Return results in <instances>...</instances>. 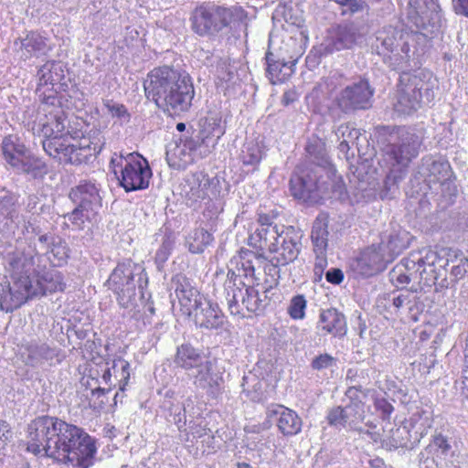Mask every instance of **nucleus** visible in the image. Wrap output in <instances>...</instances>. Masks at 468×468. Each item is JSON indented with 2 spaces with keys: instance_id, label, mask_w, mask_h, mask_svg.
<instances>
[{
  "instance_id": "39448f33",
  "label": "nucleus",
  "mask_w": 468,
  "mask_h": 468,
  "mask_svg": "<svg viewBox=\"0 0 468 468\" xmlns=\"http://www.w3.org/2000/svg\"><path fill=\"white\" fill-rule=\"evenodd\" d=\"M414 41L411 32L394 27H385L378 32L373 48L383 57V61L391 69H399L410 58V44Z\"/></svg>"
},
{
  "instance_id": "49530a36",
  "label": "nucleus",
  "mask_w": 468,
  "mask_h": 468,
  "mask_svg": "<svg viewBox=\"0 0 468 468\" xmlns=\"http://www.w3.org/2000/svg\"><path fill=\"white\" fill-rule=\"evenodd\" d=\"M214 238L203 228L196 229L186 238V245L191 253H203L211 245Z\"/></svg>"
},
{
  "instance_id": "f257e3e1",
  "label": "nucleus",
  "mask_w": 468,
  "mask_h": 468,
  "mask_svg": "<svg viewBox=\"0 0 468 468\" xmlns=\"http://www.w3.org/2000/svg\"><path fill=\"white\" fill-rule=\"evenodd\" d=\"M27 450L73 466L89 468L93 463L94 440L82 429L57 417L41 416L28 425Z\"/></svg>"
},
{
  "instance_id": "c85d7f7f",
  "label": "nucleus",
  "mask_w": 468,
  "mask_h": 468,
  "mask_svg": "<svg viewBox=\"0 0 468 468\" xmlns=\"http://www.w3.org/2000/svg\"><path fill=\"white\" fill-rule=\"evenodd\" d=\"M188 376L193 378V383L197 388L204 389L213 396L219 392L223 383L221 374L214 371L212 361L207 358L189 372Z\"/></svg>"
},
{
  "instance_id": "603ef678",
  "label": "nucleus",
  "mask_w": 468,
  "mask_h": 468,
  "mask_svg": "<svg viewBox=\"0 0 468 468\" xmlns=\"http://www.w3.org/2000/svg\"><path fill=\"white\" fill-rule=\"evenodd\" d=\"M190 186V194L194 200L205 199L207 197V189L210 186L209 177L203 174H194L188 180Z\"/></svg>"
},
{
  "instance_id": "423d86ee",
  "label": "nucleus",
  "mask_w": 468,
  "mask_h": 468,
  "mask_svg": "<svg viewBox=\"0 0 468 468\" xmlns=\"http://www.w3.org/2000/svg\"><path fill=\"white\" fill-rule=\"evenodd\" d=\"M421 138L410 129L398 128L389 135V143L383 147L378 164L382 167H399L406 170L420 153Z\"/></svg>"
},
{
  "instance_id": "473e14b6",
  "label": "nucleus",
  "mask_w": 468,
  "mask_h": 468,
  "mask_svg": "<svg viewBox=\"0 0 468 468\" xmlns=\"http://www.w3.org/2000/svg\"><path fill=\"white\" fill-rule=\"evenodd\" d=\"M409 245L408 233L400 229L385 231L380 242L376 245L386 261L391 263Z\"/></svg>"
},
{
  "instance_id": "aec40b11",
  "label": "nucleus",
  "mask_w": 468,
  "mask_h": 468,
  "mask_svg": "<svg viewBox=\"0 0 468 468\" xmlns=\"http://www.w3.org/2000/svg\"><path fill=\"white\" fill-rule=\"evenodd\" d=\"M194 95V86L191 78L188 77L168 90L162 101L156 103V106L171 116L179 115L189 110Z\"/></svg>"
},
{
  "instance_id": "f8f14e48",
  "label": "nucleus",
  "mask_w": 468,
  "mask_h": 468,
  "mask_svg": "<svg viewBox=\"0 0 468 468\" xmlns=\"http://www.w3.org/2000/svg\"><path fill=\"white\" fill-rule=\"evenodd\" d=\"M44 151L52 158L58 160L63 165H78L86 162L90 155L98 154L102 148V144L98 145H76L69 144L68 138H50L42 142Z\"/></svg>"
},
{
  "instance_id": "4be33fe9",
  "label": "nucleus",
  "mask_w": 468,
  "mask_h": 468,
  "mask_svg": "<svg viewBox=\"0 0 468 468\" xmlns=\"http://www.w3.org/2000/svg\"><path fill=\"white\" fill-rule=\"evenodd\" d=\"M267 69L266 75L272 84L282 83L294 72L298 57L289 55L287 50L281 48L279 50H271V45L265 56Z\"/></svg>"
},
{
  "instance_id": "a878e982",
  "label": "nucleus",
  "mask_w": 468,
  "mask_h": 468,
  "mask_svg": "<svg viewBox=\"0 0 468 468\" xmlns=\"http://www.w3.org/2000/svg\"><path fill=\"white\" fill-rule=\"evenodd\" d=\"M420 271H418L419 283L424 286H432L441 276H445L447 271L444 269L448 260L441 257L437 251L426 250L425 255L420 258Z\"/></svg>"
},
{
  "instance_id": "f704fd0d",
  "label": "nucleus",
  "mask_w": 468,
  "mask_h": 468,
  "mask_svg": "<svg viewBox=\"0 0 468 468\" xmlns=\"http://www.w3.org/2000/svg\"><path fill=\"white\" fill-rule=\"evenodd\" d=\"M317 328L324 334L343 337L347 332L346 316L335 308L323 310L319 315Z\"/></svg>"
},
{
  "instance_id": "ddd939ff",
  "label": "nucleus",
  "mask_w": 468,
  "mask_h": 468,
  "mask_svg": "<svg viewBox=\"0 0 468 468\" xmlns=\"http://www.w3.org/2000/svg\"><path fill=\"white\" fill-rule=\"evenodd\" d=\"M374 89L365 78L345 85L333 100L334 105L345 114L371 107Z\"/></svg>"
},
{
  "instance_id": "2f4dec72",
  "label": "nucleus",
  "mask_w": 468,
  "mask_h": 468,
  "mask_svg": "<svg viewBox=\"0 0 468 468\" xmlns=\"http://www.w3.org/2000/svg\"><path fill=\"white\" fill-rule=\"evenodd\" d=\"M410 5L417 17L414 24L419 28L440 26L441 16L437 0H410Z\"/></svg>"
},
{
  "instance_id": "774afa93",
  "label": "nucleus",
  "mask_w": 468,
  "mask_h": 468,
  "mask_svg": "<svg viewBox=\"0 0 468 468\" xmlns=\"http://www.w3.org/2000/svg\"><path fill=\"white\" fill-rule=\"evenodd\" d=\"M169 410V417L172 419H168V420L175 423L178 430L181 431L186 425V414L184 406L180 404L172 405Z\"/></svg>"
},
{
  "instance_id": "cd10ccee",
  "label": "nucleus",
  "mask_w": 468,
  "mask_h": 468,
  "mask_svg": "<svg viewBox=\"0 0 468 468\" xmlns=\"http://www.w3.org/2000/svg\"><path fill=\"white\" fill-rule=\"evenodd\" d=\"M189 317L196 326L207 330H217L225 323V316L218 304L207 298L199 303V306L194 309Z\"/></svg>"
},
{
  "instance_id": "bb28decb",
  "label": "nucleus",
  "mask_w": 468,
  "mask_h": 468,
  "mask_svg": "<svg viewBox=\"0 0 468 468\" xmlns=\"http://www.w3.org/2000/svg\"><path fill=\"white\" fill-rule=\"evenodd\" d=\"M306 161L303 166H312L320 173H325L328 176L334 175L332 165L326 150V144L317 136L308 139L305 145Z\"/></svg>"
},
{
  "instance_id": "c03bdc74",
  "label": "nucleus",
  "mask_w": 468,
  "mask_h": 468,
  "mask_svg": "<svg viewBox=\"0 0 468 468\" xmlns=\"http://www.w3.org/2000/svg\"><path fill=\"white\" fill-rule=\"evenodd\" d=\"M328 217L324 214H321L315 218L311 232L314 253L326 252L328 248Z\"/></svg>"
},
{
  "instance_id": "7ed1b4c3",
  "label": "nucleus",
  "mask_w": 468,
  "mask_h": 468,
  "mask_svg": "<svg viewBox=\"0 0 468 468\" xmlns=\"http://www.w3.org/2000/svg\"><path fill=\"white\" fill-rule=\"evenodd\" d=\"M438 81L433 74L427 69L413 72H402L397 90L395 111L403 115L416 112L422 104L434 100Z\"/></svg>"
},
{
  "instance_id": "f03ea898",
  "label": "nucleus",
  "mask_w": 468,
  "mask_h": 468,
  "mask_svg": "<svg viewBox=\"0 0 468 468\" xmlns=\"http://www.w3.org/2000/svg\"><path fill=\"white\" fill-rule=\"evenodd\" d=\"M107 282L121 307L133 310L144 303V291L147 287L148 277L142 264L132 260L119 262Z\"/></svg>"
},
{
  "instance_id": "20e7f679",
  "label": "nucleus",
  "mask_w": 468,
  "mask_h": 468,
  "mask_svg": "<svg viewBox=\"0 0 468 468\" xmlns=\"http://www.w3.org/2000/svg\"><path fill=\"white\" fill-rule=\"evenodd\" d=\"M242 17L243 10L240 7L209 1L197 5L189 20L195 34L214 40L228 33L232 24Z\"/></svg>"
},
{
  "instance_id": "5fc2aeb1",
  "label": "nucleus",
  "mask_w": 468,
  "mask_h": 468,
  "mask_svg": "<svg viewBox=\"0 0 468 468\" xmlns=\"http://www.w3.org/2000/svg\"><path fill=\"white\" fill-rule=\"evenodd\" d=\"M112 369L116 378H119V389L124 391L130 378V364L125 359L118 357L112 361Z\"/></svg>"
},
{
  "instance_id": "c9c22d12",
  "label": "nucleus",
  "mask_w": 468,
  "mask_h": 468,
  "mask_svg": "<svg viewBox=\"0 0 468 468\" xmlns=\"http://www.w3.org/2000/svg\"><path fill=\"white\" fill-rule=\"evenodd\" d=\"M13 170L17 175L39 181L43 180L49 172L48 164L30 151L17 163Z\"/></svg>"
},
{
  "instance_id": "4468645a",
  "label": "nucleus",
  "mask_w": 468,
  "mask_h": 468,
  "mask_svg": "<svg viewBox=\"0 0 468 468\" xmlns=\"http://www.w3.org/2000/svg\"><path fill=\"white\" fill-rule=\"evenodd\" d=\"M190 77L186 71L171 66H161L153 69L144 82L145 96L155 104L162 101L168 90Z\"/></svg>"
},
{
  "instance_id": "6ab92c4d",
  "label": "nucleus",
  "mask_w": 468,
  "mask_h": 468,
  "mask_svg": "<svg viewBox=\"0 0 468 468\" xmlns=\"http://www.w3.org/2000/svg\"><path fill=\"white\" fill-rule=\"evenodd\" d=\"M303 232L292 226L281 230L274 247H271L274 261L282 266L293 262L302 250Z\"/></svg>"
},
{
  "instance_id": "9b49d317",
  "label": "nucleus",
  "mask_w": 468,
  "mask_h": 468,
  "mask_svg": "<svg viewBox=\"0 0 468 468\" xmlns=\"http://www.w3.org/2000/svg\"><path fill=\"white\" fill-rule=\"evenodd\" d=\"M207 137L179 135L166 146V161L174 169H185L192 164L197 157L206 156L208 150L202 151V146L207 144Z\"/></svg>"
},
{
  "instance_id": "4d7b16f0",
  "label": "nucleus",
  "mask_w": 468,
  "mask_h": 468,
  "mask_svg": "<svg viewBox=\"0 0 468 468\" xmlns=\"http://www.w3.org/2000/svg\"><path fill=\"white\" fill-rule=\"evenodd\" d=\"M175 239L171 234L165 235L162 244L160 248L157 250L155 253V263L157 264L158 269H160L165 262L168 260L171 251L174 248Z\"/></svg>"
},
{
  "instance_id": "37998d69",
  "label": "nucleus",
  "mask_w": 468,
  "mask_h": 468,
  "mask_svg": "<svg viewBox=\"0 0 468 468\" xmlns=\"http://www.w3.org/2000/svg\"><path fill=\"white\" fill-rule=\"evenodd\" d=\"M49 121L42 124V133L46 139L60 137L69 134L66 131L67 115L61 107L58 106L54 112H49Z\"/></svg>"
},
{
  "instance_id": "e2e57ef3",
  "label": "nucleus",
  "mask_w": 468,
  "mask_h": 468,
  "mask_svg": "<svg viewBox=\"0 0 468 468\" xmlns=\"http://www.w3.org/2000/svg\"><path fill=\"white\" fill-rule=\"evenodd\" d=\"M420 468H441V458L437 457L431 448L425 447L419 454Z\"/></svg>"
},
{
  "instance_id": "2eb2a0df",
  "label": "nucleus",
  "mask_w": 468,
  "mask_h": 468,
  "mask_svg": "<svg viewBox=\"0 0 468 468\" xmlns=\"http://www.w3.org/2000/svg\"><path fill=\"white\" fill-rule=\"evenodd\" d=\"M21 356L25 364L31 367H52L61 363L65 357L61 349L40 338L24 339Z\"/></svg>"
},
{
  "instance_id": "a211bd4d",
  "label": "nucleus",
  "mask_w": 468,
  "mask_h": 468,
  "mask_svg": "<svg viewBox=\"0 0 468 468\" xmlns=\"http://www.w3.org/2000/svg\"><path fill=\"white\" fill-rule=\"evenodd\" d=\"M38 296L37 285L29 276L19 277L12 286L0 283V309L11 313L27 300Z\"/></svg>"
},
{
  "instance_id": "6e6552de",
  "label": "nucleus",
  "mask_w": 468,
  "mask_h": 468,
  "mask_svg": "<svg viewBox=\"0 0 468 468\" xmlns=\"http://www.w3.org/2000/svg\"><path fill=\"white\" fill-rule=\"evenodd\" d=\"M324 175L312 166L298 167L290 179L291 195L303 202L318 203L329 193Z\"/></svg>"
},
{
  "instance_id": "1a4fd4ad",
  "label": "nucleus",
  "mask_w": 468,
  "mask_h": 468,
  "mask_svg": "<svg viewBox=\"0 0 468 468\" xmlns=\"http://www.w3.org/2000/svg\"><path fill=\"white\" fill-rule=\"evenodd\" d=\"M360 391L356 387L348 388L346 391L348 403L328 410L326 420L329 426L337 430L346 429L364 432L359 426L365 420V404L358 396Z\"/></svg>"
},
{
  "instance_id": "393cba45",
  "label": "nucleus",
  "mask_w": 468,
  "mask_h": 468,
  "mask_svg": "<svg viewBox=\"0 0 468 468\" xmlns=\"http://www.w3.org/2000/svg\"><path fill=\"white\" fill-rule=\"evenodd\" d=\"M266 418L270 422L275 421L284 436L296 435L302 430L303 423L298 414L282 405H270L266 410Z\"/></svg>"
},
{
  "instance_id": "6e6d98bb",
  "label": "nucleus",
  "mask_w": 468,
  "mask_h": 468,
  "mask_svg": "<svg viewBox=\"0 0 468 468\" xmlns=\"http://www.w3.org/2000/svg\"><path fill=\"white\" fill-rule=\"evenodd\" d=\"M335 135L338 140H344L346 143L356 146L359 151L358 144L361 133L358 129L351 127L348 124H341L335 131Z\"/></svg>"
},
{
  "instance_id": "a19ab883",
  "label": "nucleus",
  "mask_w": 468,
  "mask_h": 468,
  "mask_svg": "<svg viewBox=\"0 0 468 468\" xmlns=\"http://www.w3.org/2000/svg\"><path fill=\"white\" fill-rule=\"evenodd\" d=\"M280 234L279 227H258L249 236V245L255 249L268 250L271 252V247H274Z\"/></svg>"
},
{
  "instance_id": "7c9ffc66",
  "label": "nucleus",
  "mask_w": 468,
  "mask_h": 468,
  "mask_svg": "<svg viewBox=\"0 0 468 468\" xmlns=\"http://www.w3.org/2000/svg\"><path fill=\"white\" fill-rule=\"evenodd\" d=\"M414 292H417V289ZM412 292L413 290H406L382 293L377 298V307L380 313L388 312L391 314H398L404 307H408L409 311L412 312L417 302Z\"/></svg>"
},
{
  "instance_id": "412c9836",
  "label": "nucleus",
  "mask_w": 468,
  "mask_h": 468,
  "mask_svg": "<svg viewBox=\"0 0 468 468\" xmlns=\"http://www.w3.org/2000/svg\"><path fill=\"white\" fill-rule=\"evenodd\" d=\"M375 441H380L383 448L392 451L399 448H414L411 439V431L409 430L407 421H401L399 424L386 422L382 428V434L377 432L366 431Z\"/></svg>"
},
{
  "instance_id": "c756f323",
  "label": "nucleus",
  "mask_w": 468,
  "mask_h": 468,
  "mask_svg": "<svg viewBox=\"0 0 468 468\" xmlns=\"http://www.w3.org/2000/svg\"><path fill=\"white\" fill-rule=\"evenodd\" d=\"M388 264L385 257L375 244L363 250L358 258L352 263V269L362 277H370L384 271Z\"/></svg>"
},
{
  "instance_id": "f3484780",
  "label": "nucleus",
  "mask_w": 468,
  "mask_h": 468,
  "mask_svg": "<svg viewBox=\"0 0 468 468\" xmlns=\"http://www.w3.org/2000/svg\"><path fill=\"white\" fill-rule=\"evenodd\" d=\"M38 296L37 285L29 276L19 277L12 286L0 283V309L11 313L27 300Z\"/></svg>"
},
{
  "instance_id": "69168bd1",
  "label": "nucleus",
  "mask_w": 468,
  "mask_h": 468,
  "mask_svg": "<svg viewBox=\"0 0 468 468\" xmlns=\"http://www.w3.org/2000/svg\"><path fill=\"white\" fill-rule=\"evenodd\" d=\"M252 257L255 258L256 256L249 250L240 251V269L239 271H241L245 277H254L255 267L251 260Z\"/></svg>"
},
{
  "instance_id": "58836bf2",
  "label": "nucleus",
  "mask_w": 468,
  "mask_h": 468,
  "mask_svg": "<svg viewBox=\"0 0 468 468\" xmlns=\"http://www.w3.org/2000/svg\"><path fill=\"white\" fill-rule=\"evenodd\" d=\"M38 296L56 292H63L66 288L63 275L57 270H48L35 280Z\"/></svg>"
},
{
  "instance_id": "0e129e2a",
  "label": "nucleus",
  "mask_w": 468,
  "mask_h": 468,
  "mask_svg": "<svg viewBox=\"0 0 468 468\" xmlns=\"http://www.w3.org/2000/svg\"><path fill=\"white\" fill-rule=\"evenodd\" d=\"M213 69H215V74L220 81L229 82L234 77V70L227 58H220L218 59Z\"/></svg>"
},
{
  "instance_id": "72a5a7b5",
  "label": "nucleus",
  "mask_w": 468,
  "mask_h": 468,
  "mask_svg": "<svg viewBox=\"0 0 468 468\" xmlns=\"http://www.w3.org/2000/svg\"><path fill=\"white\" fill-rule=\"evenodd\" d=\"M69 197L80 207L92 208L98 211L101 207V197L99 194V188L91 181H80L78 186L72 187L69 193Z\"/></svg>"
},
{
  "instance_id": "09e8293b",
  "label": "nucleus",
  "mask_w": 468,
  "mask_h": 468,
  "mask_svg": "<svg viewBox=\"0 0 468 468\" xmlns=\"http://www.w3.org/2000/svg\"><path fill=\"white\" fill-rule=\"evenodd\" d=\"M340 5V13L342 16H355L360 19L359 22L366 21L365 16H368L369 5L364 0H337L335 1Z\"/></svg>"
},
{
  "instance_id": "052dcab7",
  "label": "nucleus",
  "mask_w": 468,
  "mask_h": 468,
  "mask_svg": "<svg viewBox=\"0 0 468 468\" xmlns=\"http://www.w3.org/2000/svg\"><path fill=\"white\" fill-rule=\"evenodd\" d=\"M17 197L8 193L0 197V218H12L16 212Z\"/></svg>"
},
{
  "instance_id": "79ce46f5",
  "label": "nucleus",
  "mask_w": 468,
  "mask_h": 468,
  "mask_svg": "<svg viewBox=\"0 0 468 468\" xmlns=\"http://www.w3.org/2000/svg\"><path fill=\"white\" fill-rule=\"evenodd\" d=\"M29 151L24 143L15 135L5 136L2 142L4 158L12 169Z\"/></svg>"
},
{
  "instance_id": "8fccbe9b",
  "label": "nucleus",
  "mask_w": 468,
  "mask_h": 468,
  "mask_svg": "<svg viewBox=\"0 0 468 468\" xmlns=\"http://www.w3.org/2000/svg\"><path fill=\"white\" fill-rule=\"evenodd\" d=\"M426 447L431 448V451L441 459L452 458L454 456L451 440L441 432L435 433L432 436V441Z\"/></svg>"
},
{
  "instance_id": "0eeeda50",
  "label": "nucleus",
  "mask_w": 468,
  "mask_h": 468,
  "mask_svg": "<svg viewBox=\"0 0 468 468\" xmlns=\"http://www.w3.org/2000/svg\"><path fill=\"white\" fill-rule=\"evenodd\" d=\"M226 300L231 314H241V306L250 313L261 314L264 311L269 301L267 295L261 296L253 286L246 285L241 274L229 270L224 284Z\"/></svg>"
},
{
  "instance_id": "680f3d73",
  "label": "nucleus",
  "mask_w": 468,
  "mask_h": 468,
  "mask_svg": "<svg viewBox=\"0 0 468 468\" xmlns=\"http://www.w3.org/2000/svg\"><path fill=\"white\" fill-rule=\"evenodd\" d=\"M306 304L307 302L303 294L295 295L290 302L288 314L292 319H303L305 316Z\"/></svg>"
},
{
  "instance_id": "b1692460",
  "label": "nucleus",
  "mask_w": 468,
  "mask_h": 468,
  "mask_svg": "<svg viewBox=\"0 0 468 468\" xmlns=\"http://www.w3.org/2000/svg\"><path fill=\"white\" fill-rule=\"evenodd\" d=\"M418 169V173L428 185L438 183L442 186L452 176L449 162L441 156H423Z\"/></svg>"
},
{
  "instance_id": "de8ad7c7",
  "label": "nucleus",
  "mask_w": 468,
  "mask_h": 468,
  "mask_svg": "<svg viewBox=\"0 0 468 468\" xmlns=\"http://www.w3.org/2000/svg\"><path fill=\"white\" fill-rule=\"evenodd\" d=\"M97 215L98 211H94L91 207L83 208L76 205L71 212L64 215V218L71 224L73 229L83 230L86 227V222L95 220Z\"/></svg>"
},
{
  "instance_id": "3c124183",
  "label": "nucleus",
  "mask_w": 468,
  "mask_h": 468,
  "mask_svg": "<svg viewBox=\"0 0 468 468\" xmlns=\"http://www.w3.org/2000/svg\"><path fill=\"white\" fill-rule=\"evenodd\" d=\"M388 170L384 181L383 195L385 197H391L399 188V184L403 180L406 170L400 169L399 167H384Z\"/></svg>"
},
{
  "instance_id": "dca6fc26",
  "label": "nucleus",
  "mask_w": 468,
  "mask_h": 468,
  "mask_svg": "<svg viewBox=\"0 0 468 468\" xmlns=\"http://www.w3.org/2000/svg\"><path fill=\"white\" fill-rule=\"evenodd\" d=\"M364 21H350L332 27L323 43L325 54L352 48L367 31Z\"/></svg>"
},
{
  "instance_id": "864d4df0",
  "label": "nucleus",
  "mask_w": 468,
  "mask_h": 468,
  "mask_svg": "<svg viewBox=\"0 0 468 468\" xmlns=\"http://www.w3.org/2000/svg\"><path fill=\"white\" fill-rule=\"evenodd\" d=\"M240 158L244 165L255 166L262 158V151L258 144L249 142L244 144Z\"/></svg>"
},
{
  "instance_id": "5701e85b",
  "label": "nucleus",
  "mask_w": 468,
  "mask_h": 468,
  "mask_svg": "<svg viewBox=\"0 0 468 468\" xmlns=\"http://www.w3.org/2000/svg\"><path fill=\"white\" fill-rule=\"evenodd\" d=\"M171 284L178 299L180 309L186 316H191V313L199 306V303L207 299L199 292L193 282L183 274L174 276Z\"/></svg>"
},
{
  "instance_id": "338daca9",
  "label": "nucleus",
  "mask_w": 468,
  "mask_h": 468,
  "mask_svg": "<svg viewBox=\"0 0 468 468\" xmlns=\"http://www.w3.org/2000/svg\"><path fill=\"white\" fill-rule=\"evenodd\" d=\"M376 410L379 413L383 421L390 422L391 414L394 411V407L385 398H376L374 401Z\"/></svg>"
},
{
  "instance_id": "ea45409f",
  "label": "nucleus",
  "mask_w": 468,
  "mask_h": 468,
  "mask_svg": "<svg viewBox=\"0 0 468 468\" xmlns=\"http://www.w3.org/2000/svg\"><path fill=\"white\" fill-rule=\"evenodd\" d=\"M406 421L409 426V430L411 431V439L415 447L431 429L432 419L428 412L420 410L412 413L410 418Z\"/></svg>"
},
{
  "instance_id": "4c0bfd02",
  "label": "nucleus",
  "mask_w": 468,
  "mask_h": 468,
  "mask_svg": "<svg viewBox=\"0 0 468 468\" xmlns=\"http://www.w3.org/2000/svg\"><path fill=\"white\" fill-rule=\"evenodd\" d=\"M206 357L202 352L189 343L179 346L174 358L175 364L188 373L201 364Z\"/></svg>"
},
{
  "instance_id": "e433bc0d",
  "label": "nucleus",
  "mask_w": 468,
  "mask_h": 468,
  "mask_svg": "<svg viewBox=\"0 0 468 468\" xmlns=\"http://www.w3.org/2000/svg\"><path fill=\"white\" fill-rule=\"evenodd\" d=\"M50 48L47 39L37 33L30 32L21 40L20 58L27 60L33 57L47 55Z\"/></svg>"
},
{
  "instance_id": "9d476101",
  "label": "nucleus",
  "mask_w": 468,
  "mask_h": 468,
  "mask_svg": "<svg viewBox=\"0 0 468 468\" xmlns=\"http://www.w3.org/2000/svg\"><path fill=\"white\" fill-rule=\"evenodd\" d=\"M119 184L126 192L146 189L152 177V170L148 161L137 153L121 157L116 165L114 174Z\"/></svg>"
},
{
  "instance_id": "13d9d810",
  "label": "nucleus",
  "mask_w": 468,
  "mask_h": 468,
  "mask_svg": "<svg viewBox=\"0 0 468 468\" xmlns=\"http://www.w3.org/2000/svg\"><path fill=\"white\" fill-rule=\"evenodd\" d=\"M390 280L396 286H404L409 284L412 280H418V271L408 273L404 271L402 265H396L390 271Z\"/></svg>"
},
{
  "instance_id": "bf43d9fd",
  "label": "nucleus",
  "mask_w": 468,
  "mask_h": 468,
  "mask_svg": "<svg viewBox=\"0 0 468 468\" xmlns=\"http://www.w3.org/2000/svg\"><path fill=\"white\" fill-rule=\"evenodd\" d=\"M345 77L342 73L338 71L331 72L328 77L323 80L322 82L318 84V88L326 92L328 95L332 94L338 87H342L344 85Z\"/></svg>"
},
{
  "instance_id": "a18cd8bd",
  "label": "nucleus",
  "mask_w": 468,
  "mask_h": 468,
  "mask_svg": "<svg viewBox=\"0 0 468 468\" xmlns=\"http://www.w3.org/2000/svg\"><path fill=\"white\" fill-rule=\"evenodd\" d=\"M38 86L52 87L64 79L63 65L59 61H48L37 71Z\"/></svg>"
}]
</instances>
